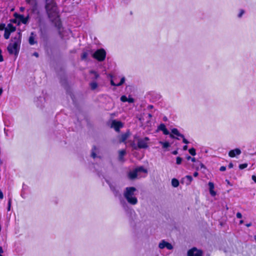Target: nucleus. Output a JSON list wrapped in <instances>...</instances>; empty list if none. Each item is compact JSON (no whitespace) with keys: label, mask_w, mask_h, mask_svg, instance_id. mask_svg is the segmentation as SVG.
<instances>
[{"label":"nucleus","mask_w":256,"mask_h":256,"mask_svg":"<svg viewBox=\"0 0 256 256\" xmlns=\"http://www.w3.org/2000/svg\"><path fill=\"white\" fill-rule=\"evenodd\" d=\"M45 8L48 18L58 30L60 31L62 24L58 14L57 5L54 0H45Z\"/></svg>","instance_id":"nucleus-1"},{"label":"nucleus","mask_w":256,"mask_h":256,"mask_svg":"<svg viewBox=\"0 0 256 256\" xmlns=\"http://www.w3.org/2000/svg\"><path fill=\"white\" fill-rule=\"evenodd\" d=\"M22 34L20 32L12 38L10 43L8 44L7 50L10 54H14L17 56L19 53L21 44Z\"/></svg>","instance_id":"nucleus-2"},{"label":"nucleus","mask_w":256,"mask_h":256,"mask_svg":"<svg viewBox=\"0 0 256 256\" xmlns=\"http://www.w3.org/2000/svg\"><path fill=\"white\" fill-rule=\"evenodd\" d=\"M136 192V188L130 186L126 188L123 193L124 196L127 202L132 206L136 204L138 202V198L135 194Z\"/></svg>","instance_id":"nucleus-3"},{"label":"nucleus","mask_w":256,"mask_h":256,"mask_svg":"<svg viewBox=\"0 0 256 256\" xmlns=\"http://www.w3.org/2000/svg\"><path fill=\"white\" fill-rule=\"evenodd\" d=\"M106 182L108 184L110 189L112 192L114 196L118 197L119 198L120 205L125 210H127V209L128 208V206L125 200L122 198L119 190L117 188L116 186V184L113 182H111L108 180H106Z\"/></svg>","instance_id":"nucleus-4"},{"label":"nucleus","mask_w":256,"mask_h":256,"mask_svg":"<svg viewBox=\"0 0 256 256\" xmlns=\"http://www.w3.org/2000/svg\"><path fill=\"white\" fill-rule=\"evenodd\" d=\"M93 57L100 62L104 60L106 56V52L104 48L96 50L93 54Z\"/></svg>","instance_id":"nucleus-5"},{"label":"nucleus","mask_w":256,"mask_h":256,"mask_svg":"<svg viewBox=\"0 0 256 256\" xmlns=\"http://www.w3.org/2000/svg\"><path fill=\"white\" fill-rule=\"evenodd\" d=\"M150 140L148 137L138 140V147L139 148H148V141Z\"/></svg>","instance_id":"nucleus-6"},{"label":"nucleus","mask_w":256,"mask_h":256,"mask_svg":"<svg viewBox=\"0 0 256 256\" xmlns=\"http://www.w3.org/2000/svg\"><path fill=\"white\" fill-rule=\"evenodd\" d=\"M187 254L188 256H202V252L194 247L188 250Z\"/></svg>","instance_id":"nucleus-7"},{"label":"nucleus","mask_w":256,"mask_h":256,"mask_svg":"<svg viewBox=\"0 0 256 256\" xmlns=\"http://www.w3.org/2000/svg\"><path fill=\"white\" fill-rule=\"evenodd\" d=\"M158 248L160 249H164V248H166L168 250H172L173 249L174 247L172 245L163 240L160 241V242L158 244Z\"/></svg>","instance_id":"nucleus-8"},{"label":"nucleus","mask_w":256,"mask_h":256,"mask_svg":"<svg viewBox=\"0 0 256 256\" xmlns=\"http://www.w3.org/2000/svg\"><path fill=\"white\" fill-rule=\"evenodd\" d=\"M14 16L16 18L18 19L24 24H26L29 20L28 16L26 17L22 14H18L16 13L14 14Z\"/></svg>","instance_id":"nucleus-9"},{"label":"nucleus","mask_w":256,"mask_h":256,"mask_svg":"<svg viewBox=\"0 0 256 256\" xmlns=\"http://www.w3.org/2000/svg\"><path fill=\"white\" fill-rule=\"evenodd\" d=\"M123 125L122 122L114 120L112 122L111 127L114 128L116 132H118L120 129L122 127Z\"/></svg>","instance_id":"nucleus-10"},{"label":"nucleus","mask_w":256,"mask_h":256,"mask_svg":"<svg viewBox=\"0 0 256 256\" xmlns=\"http://www.w3.org/2000/svg\"><path fill=\"white\" fill-rule=\"evenodd\" d=\"M172 134H170V137L172 138H176L177 140H180L179 138H176L173 134H175L176 135V136H180V138H183L184 137V135L182 134H180L178 130V129L176 128H174L172 130Z\"/></svg>","instance_id":"nucleus-11"},{"label":"nucleus","mask_w":256,"mask_h":256,"mask_svg":"<svg viewBox=\"0 0 256 256\" xmlns=\"http://www.w3.org/2000/svg\"><path fill=\"white\" fill-rule=\"evenodd\" d=\"M241 154V150L239 148H235L231 150L228 152V156L231 158H234L236 155H239Z\"/></svg>","instance_id":"nucleus-12"},{"label":"nucleus","mask_w":256,"mask_h":256,"mask_svg":"<svg viewBox=\"0 0 256 256\" xmlns=\"http://www.w3.org/2000/svg\"><path fill=\"white\" fill-rule=\"evenodd\" d=\"M158 130L163 132L164 134L168 135L170 134L169 131L167 130L164 124H161L158 126Z\"/></svg>","instance_id":"nucleus-13"},{"label":"nucleus","mask_w":256,"mask_h":256,"mask_svg":"<svg viewBox=\"0 0 256 256\" xmlns=\"http://www.w3.org/2000/svg\"><path fill=\"white\" fill-rule=\"evenodd\" d=\"M36 34L34 32H32L30 36L28 38V42L30 45H34L37 43V42L35 40Z\"/></svg>","instance_id":"nucleus-14"},{"label":"nucleus","mask_w":256,"mask_h":256,"mask_svg":"<svg viewBox=\"0 0 256 256\" xmlns=\"http://www.w3.org/2000/svg\"><path fill=\"white\" fill-rule=\"evenodd\" d=\"M90 74L92 76L91 77L92 81H96L98 78H100V74L95 70H91L90 71Z\"/></svg>","instance_id":"nucleus-15"},{"label":"nucleus","mask_w":256,"mask_h":256,"mask_svg":"<svg viewBox=\"0 0 256 256\" xmlns=\"http://www.w3.org/2000/svg\"><path fill=\"white\" fill-rule=\"evenodd\" d=\"M118 160L120 161V162H124V156L126 154V150H120L119 151V152H118Z\"/></svg>","instance_id":"nucleus-16"},{"label":"nucleus","mask_w":256,"mask_h":256,"mask_svg":"<svg viewBox=\"0 0 256 256\" xmlns=\"http://www.w3.org/2000/svg\"><path fill=\"white\" fill-rule=\"evenodd\" d=\"M137 176H138V172L136 170L132 172H130L128 173V178L130 180H134V178H136L137 177Z\"/></svg>","instance_id":"nucleus-17"},{"label":"nucleus","mask_w":256,"mask_h":256,"mask_svg":"<svg viewBox=\"0 0 256 256\" xmlns=\"http://www.w3.org/2000/svg\"><path fill=\"white\" fill-rule=\"evenodd\" d=\"M208 186H209L210 192V194L212 196H214L216 194V193L213 190L214 188V184L212 182H208Z\"/></svg>","instance_id":"nucleus-18"},{"label":"nucleus","mask_w":256,"mask_h":256,"mask_svg":"<svg viewBox=\"0 0 256 256\" xmlns=\"http://www.w3.org/2000/svg\"><path fill=\"white\" fill-rule=\"evenodd\" d=\"M129 134L125 133L121 135L119 141L120 142H124L128 138Z\"/></svg>","instance_id":"nucleus-19"},{"label":"nucleus","mask_w":256,"mask_h":256,"mask_svg":"<svg viewBox=\"0 0 256 256\" xmlns=\"http://www.w3.org/2000/svg\"><path fill=\"white\" fill-rule=\"evenodd\" d=\"M5 29L8 30V31L12 32L16 30V26H14L12 24H8L7 26Z\"/></svg>","instance_id":"nucleus-20"},{"label":"nucleus","mask_w":256,"mask_h":256,"mask_svg":"<svg viewBox=\"0 0 256 256\" xmlns=\"http://www.w3.org/2000/svg\"><path fill=\"white\" fill-rule=\"evenodd\" d=\"M90 89L92 90H95L98 86V83L96 81H92L89 84Z\"/></svg>","instance_id":"nucleus-21"},{"label":"nucleus","mask_w":256,"mask_h":256,"mask_svg":"<svg viewBox=\"0 0 256 256\" xmlns=\"http://www.w3.org/2000/svg\"><path fill=\"white\" fill-rule=\"evenodd\" d=\"M179 181L177 179L175 178L172 179V186H174V188H177L179 186Z\"/></svg>","instance_id":"nucleus-22"},{"label":"nucleus","mask_w":256,"mask_h":256,"mask_svg":"<svg viewBox=\"0 0 256 256\" xmlns=\"http://www.w3.org/2000/svg\"><path fill=\"white\" fill-rule=\"evenodd\" d=\"M96 146H94L92 150L91 156L94 158L96 157Z\"/></svg>","instance_id":"nucleus-23"},{"label":"nucleus","mask_w":256,"mask_h":256,"mask_svg":"<svg viewBox=\"0 0 256 256\" xmlns=\"http://www.w3.org/2000/svg\"><path fill=\"white\" fill-rule=\"evenodd\" d=\"M10 33H11V32L8 31V30H6L5 29L4 33V38L6 39V40L10 38Z\"/></svg>","instance_id":"nucleus-24"},{"label":"nucleus","mask_w":256,"mask_h":256,"mask_svg":"<svg viewBox=\"0 0 256 256\" xmlns=\"http://www.w3.org/2000/svg\"><path fill=\"white\" fill-rule=\"evenodd\" d=\"M160 143L162 146V148H166L170 146V144L168 142H160Z\"/></svg>","instance_id":"nucleus-25"},{"label":"nucleus","mask_w":256,"mask_h":256,"mask_svg":"<svg viewBox=\"0 0 256 256\" xmlns=\"http://www.w3.org/2000/svg\"><path fill=\"white\" fill-rule=\"evenodd\" d=\"M136 171H137V172H147V170L146 169H145L144 167L142 166H140L137 168L136 169Z\"/></svg>","instance_id":"nucleus-26"},{"label":"nucleus","mask_w":256,"mask_h":256,"mask_svg":"<svg viewBox=\"0 0 256 256\" xmlns=\"http://www.w3.org/2000/svg\"><path fill=\"white\" fill-rule=\"evenodd\" d=\"M88 56V54L86 52H84L82 53L81 55V58L82 60H86Z\"/></svg>","instance_id":"nucleus-27"},{"label":"nucleus","mask_w":256,"mask_h":256,"mask_svg":"<svg viewBox=\"0 0 256 256\" xmlns=\"http://www.w3.org/2000/svg\"><path fill=\"white\" fill-rule=\"evenodd\" d=\"M188 152L190 154L193 156L196 154V150L193 148L189 149Z\"/></svg>","instance_id":"nucleus-28"},{"label":"nucleus","mask_w":256,"mask_h":256,"mask_svg":"<svg viewBox=\"0 0 256 256\" xmlns=\"http://www.w3.org/2000/svg\"><path fill=\"white\" fill-rule=\"evenodd\" d=\"M125 80H126L125 78L124 77H122L121 78L120 82L116 84V86H122Z\"/></svg>","instance_id":"nucleus-29"},{"label":"nucleus","mask_w":256,"mask_h":256,"mask_svg":"<svg viewBox=\"0 0 256 256\" xmlns=\"http://www.w3.org/2000/svg\"><path fill=\"white\" fill-rule=\"evenodd\" d=\"M247 166H248V164L246 163L240 164L239 165V168L240 170L244 169V168H246Z\"/></svg>","instance_id":"nucleus-30"},{"label":"nucleus","mask_w":256,"mask_h":256,"mask_svg":"<svg viewBox=\"0 0 256 256\" xmlns=\"http://www.w3.org/2000/svg\"><path fill=\"white\" fill-rule=\"evenodd\" d=\"M186 178L188 180V184H190L192 180V178L191 176H188V175L186 176Z\"/></svg>","instance_id":"nucleus-31"},{"label":"nucleus","mask_w":256,"mask_h":256,"mask_svg":"<svg viewBox=\"0 0 256 256\" xmlns=\"http://www.w3.org/2000/svg\"><path fill=\"white\" fill-rule=\"evenodd\" d=\"M120 100L122 102H126L128 98L126 96H122L120 97Z\"/></svg>","instance_id":"nucleus-32"},{"label":"nucleus","mask_w":256,"mask_h":256,"mask_svg":"<svg viewBox=\"0 0 256 256\" xmlns=\"http://www.w3.org/2000/svg\"><path fill=\"white\" fill-rule=\"evenodd\" d=\"M182 158L179 156L177 157L176 158V163L178 164H180L182 163Z\"/></svg>","instance_id":"nucleus-33"},{"label":"nucleus","mask_w":256,"mask_h":256,"mask_svg":"<svg viewBox=\"0 0 256 256\" xmlns=\"http://www.w3.org/2000/svg\"><path fill=\"white\" fill-rule=\"evenodd\" d=\"M11 202H12V200H11V198H9L8 202V211H10V210Z\"/></svg>","instance_id":"nucleus-34"},{"label":"nucleus","mask_w":256,"mask_h":256,"mask_svg":"<svg viewBox=\"0 0 256 256\" xmlns=\"http://www.w3.org/2000/svg\"><path fill=\"white\" fill-rule=\"evenodd\" d=\"M186 159L188 160H191L193 162H196V158H192L190 156H189L186 157Z\"/></svg>","instance_id":"nucleus-35"},{"label":"nucleus","mask_w":256,"mask_h":256,"mask_svg":"<svg viewBox=\"0 0 256 256\" xmlns=\"http://www.w3.org/2000/svg\"><path fill=\"white\" fill-rule=\"evenodd\" d=\"M127 102L129 103H133L134 102V99L132 98L129 97L128 98Z\"/></svg>","instance_id":"nucleus-36"},{"label":"nucleus","mask_w":256,"mask_h":256,"mask_svg":"<svg viewBox=\"0 0 256 256\" xmlns=\"http://www.w3.org/2000/svg\"><path fill=\"white\" fill-rule=\"evenodd\" d=\"M6 28L5 27V24H0V30H5V28Z\"/></svg>","instance_id":"nucleus-37"},{"label":"nucleus","mask_w":256,"mask_h":256,"mask_svg":"<svg viewBox=\"0 0 256 256\" xmlns=\"http://www.w3.org/2000/svg\"><path fill=\"white\" fill-rule=\"evenodd\" d=\"M182 138V142L186 144H188L189 143V142L184 138V136L183 138Z\"/></svg>","instance_id":"nucleus-38"},{"label":"nucleus","mask_w":256,"mask_h":256,"mask_svg":"<svg viewBox=\"0 0 256 256\" xmlns=\"http://www.w3.org/2000/svg\"><path fill=\"white\" fill-rule=\"evenodd\" d=\"M2 51L1 50H0V62L4 61V58L2 54Z\"/></svg>","instance_id":"nucleus-39"},{"label":"nucleus","mask_w":256,"mask_h":256,"mask_svg":"<svg viewBox=\"0 0 256 256\" xmlns=\"http://www.w3.org/2000/svg\"><path fill=\"white\" fill-rule=\"evenodd\" d=\"M244 14V10H241L238 14V17L240 18L242 16V14Z\"/></svg>","instance_id":"nucleus-40"},{"label":"nucleus","mask_w":256,"mask_h":256,"mask_svg":"<svg viewBox=\"0 0 256 256\" xmlns=\"http://www.w3.org/2000/svg\"><path fill=\"white\" fill-rule=\"evenodd\" d=\"M236 216L238 218H242V214L239 212L236 213Z\"/></svg>","instance_id":"nucleus-41"},{"label":"nucleus","mask_w":256,"mask_h":256,"mask_svg":"<svg viewBox=\"0 0 256 256\" xmlns=\"http://www.w3.org/2000/svg\"><path fill=\"white\" fill-rule=\"evenodd\" d=\"M226 170V166H222L220 168V170L221 171V172H224Z\"/></svg>","instance_id":"nucleus-42"},{"label":"nucleus","mask_w":256,"mask_h":256,"mask_svg":"<svg viewBox=\"0 0 256 256\" xmlns=\"http://www.w3.org/2000/svg\"><path fill=\"white\" fill-rule=\"evenodd\" d=\"M116 84L114 82V80H110V84L113 86H116Z\"/></svg>","instance_id":"nucleus-43"},{"label":"nucleus","mask_w":256,"mask_h":256,"mask_svg":"<svg viewBox=\"0 0 256 256\" xmlns=\"http://www.w3.org/2000/svg\"><path fill=\"white\" fill-rule=\"evenodd\" d=\"M4 252V250L2 249V248L0 246V256H3L2 255V254Z\"/></svg>","instance_id":"nucleus-44"},{"label":"nucleus","mask_w":256,"mask_h":256,"mask_svg":"<svg viewBox=\"0 0 256 256\" xmlns=\"http://www.w3.org/2000/svg\"><path fill=\"white\" fill-rule=\"evenodd\" d=\"M4 198V195H3V193L2 192V190H0V199H2Z\"/></svg>","instance_id":"nucleus-45"},{"label":"nucleus","mask_w":256,"mask_h":256,"mask_svg":"<svg viewBox=\"0 0 256 256\" xmlns=\"http://www.w3.org/2000/svg\"><path fill=\"white\" fill-rule=\"evenodd\" d=\"M252 180H253L255 182H256V176H254V175L252 176Z\"/></svg>","instance_id":"nucleus-46"},{"label":"nucleus","mask_w":256,"mask_h":256,"mask_svg":"<svg viewBox=\"0 0 256 256\" xmlns=\"http://www.w3.org/2000/svg\"><path fill=\"white\" fill-rule=\"evenodd\" d=\"M32 55H33L34 56H35L36 57H37V58H38V56H39V54H38V52H34L32 54Z\"/></svg>","instance_id":"nucleus-47"},{"label":"nucleus","mask_w":256,"mask_h":256,"mask_svg":"<svg viewBox=\"0 0 256 256\" xmlns=\"http://www.w3.org/2000/svg\"><path fill=\"white\" fill-rule=\"evenodd\" d=\"M153 108H154V106L152 105H148L147 107L148 110H151V109Z\"/></svg>","instance_id":"nucleus-48"},{"label":"nucleus","mask_w":256,"mask_h":256,"mask_svg":"<svg viewBox=\"0 0 256 256\" xmlns=\"http://www.w3.org/2000/svg\"><path fill=\"white\" fill-rule=\"evenodd\" d=\"M233 166H234L232 162H230V164H229L228 167L229 168H233Z\"/></svg>","instance_id":"nucleus-49"},{"label":"nucleus","mask_w":256,"mask_h":256,"mask_svg":"<svg viewBox=\"0 0 256 256\" xmlns=\"http://www.w3.org/2000/svg\"><path fill=\"white\" fill-rule=\"evenodd\" d=\"M198 175V173L196 172H194L193 174L194 176L196 177Z\"/></svg>","instance_id":"nucleus-50"},{"label":"nucleus","mask_w":256,"mask_h":256,"mask_svg":"<svg viewBox=\"0 0 256 256\" xmlns=\"http://www.w3.org/2000/svg\"><path fill=\"white\" fill-rule=\"evenodd\" d=\"M172 154L174 155H176L178 152V150H174L172 152Z\"/></svg>","instance_id":"nucleus-51"},{"label":"nucleus","mask_w":256,"mask_h":256,"mask_svg":"<svg viewBox=\"0 0 256 256\" xmlns=\"http://www.w3.org/2000/svg\"><path fill=\"white\" fill-rule=\"evenodd\" d=\"M188 150V146L186 145H185L183 146V150Z\"/></svg>","instance_id":"nucleus-52"},{"label":"nucleus","mask_w":256,"mask_h":256,"mask_svg":"<svg viewBox=\"0 0 256 256\" xmlns=\"http://www.w3.org/2000/svg\"><path fill=\"white\" fill-rule=\"evenodd\" d=\"M200 168H205V166H204V164H202V163H201V164H200Z\"/></svg>","instance_id":"nucleus-53"},{"label":"nucleus","mask_w":256,"mask_h":256,"mask_svg":"<svg viewBox=\"0 0 256 256\" xmlns=\"http://www.w3.org/2000/svg\"><path fill=\"white\" fill-rule=\"evenodd\" d=\"M2 92H3L2 88H0V96L2 95Z\"/></svg>","instance_id":"nucleus-54"},{"label":"nucleus","mask_w":256,"mask_h":256,"mask_svg":"<svg viewBox=\"0 0 256 256\" xmlns=\"http://www.w3.org/2000/svg\"><path fill=\"white\" fill-rule=\"evenodd\" d=\"M252 226V224L251 223H248V224H246V226L247 227H249V226Z\"/></svg>","instance_id":"nucleus-55"},{"label":"nucleus","mask_w":256,"mask_h":256,"mask_svg":"<svg viewBox=\"0 0 256 256\" xmlns=\"http://www.w3.org/2000/svg\"><path fill=\"white\" fill-rule=\"evenodd\" d=\"M148 117L149 118H150L152 117V114H148Z\"/></svg>","instance_id":"nucleus-56"},{"label":"nucleus","mask_w":256,"mask_h":256,"mask_svg":"<svg viewBox=\"0 0 256 256\" xmlns=\"http://www.w3.org/2000/svg\"><path fill=\"white\" fill-rule=\"evenodd\" d=\"M243 222H244V220H240V224H242Z\"/></svg>","instance_id":"nucleus-57"},{"label":"nucleus","mask_w":256,"mask_h":256,"mask_svg":"<svg viewBox=\"0 0 256 256\" xmlns=\"http://www.w3.org/2000/svg\"><path fill=\"white\" fill-rule=\"evenodd\" d=\"M254 239L256 241V235L254 236Z\"/></svg>","instance_id":"nucleus-58"},{"label":"nucleus","mask_w":256,"mask_h":256,"mask_svg":"<svg viewBox=\"0 0 256 256\" xmlns=\"http://www.w3.org/2000/svg\"><path fill=\"white\" fill-rule=\"evenodd\" d=\"M24 8H20V10H24Z\"/></svg>","instance_id":"nucleus-59"},{"label":"nucleus","mask_w":256,"mask_h":256,"mask_svg":"<svg viewBox=\"0 0 256 256\" xmlns=\"http://www.w3.org/2000/svg\"><path fill=\"white\" fill-rule=\"evenodd\" d=\"M4 132H5L6 134H7V132H6V129L4 128Z\"/></svg>","instance_id":"nucleus-60"}]
</instances>
